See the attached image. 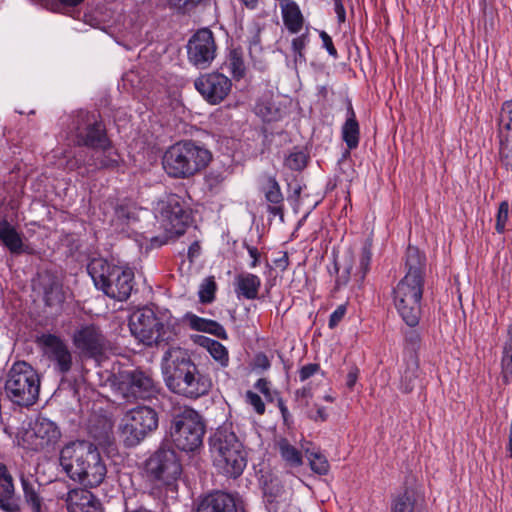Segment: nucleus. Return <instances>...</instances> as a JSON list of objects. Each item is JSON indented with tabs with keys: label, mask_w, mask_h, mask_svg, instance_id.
Listing matches in <instances>:
<instances>
[{
	"label": "nucleus",
	"mask_w": 512,
	"mask_h": 512,
	"mask_svg": "<svg viewBox=\"0 0 512 512\" xmlns=\"http://www.w3.org/2000/svg\"><path fill=\"white\" fill-rule=\"evenodd\" d=\"M202 0H167V5L181 14H187L193 11Z\"/></svg>",
	"instance_id": "nucleus-47"
},
{
	"label": "nucleus",
	"mask_w": 512,
	"mask_h": 512,
	"mask_svg": "<svg viewBox=\"0 0 512 512\" xmlns=\"http://www.w3.org/2000/svg\"><path fill=\"white\" fill-rule=\"evenodd\" d=\"M342 140L350 150L356 149L360 140V127L352 103L348 101L346 120L341 129Z\"/></svg>",
	"instance_id": "nucleus-31"
},
{
	"label": "nucleus",
	"mask_w": 512,
	"mask_h": 512,
	"mask_svg": "<svg viewBox=\"0 0 512 512\" xmlns=\"http://www.w3.org/2000/svg\"><path fill=\"white\" fill-rule=\"evenodd\" d=\"M0 493L15 494L13 477L7 466L0 462Z\"/></svg>",
	"instance_id": "nucleus-45"
},
{
	"label": "nucleus",
	"mask_w": 512,
	"mask_h": 512,
	"mask_svg": "<svg viewBox=\"0 0 512 512\" xmlns=\"http://www.w3.org/2000/svg\"><path fill=\"white\" fill-rule=\"evenodd\" d=\"M334 9L335 13L337 14L338 21L340 23L344 22L346 18V12L341 0H334Z\"/></svg>",
	"instance_id": "nucleus-63"
},
{
	"label": "nucleus",
	"mask_w": 512,
	"mask_h": 512,
	"mask_svg": "<svg viewBox=\"0 0 512 512\" xmlns=\"http://www.w3.org/2000/svg\"><path fill=\"white\" fill-rule=\"evenodd\" d=\"M509 219V203L508 201H502L499 204L498 211L496 214L495 230L499 234H503L506 231V224Z\"/></svg>",
	"instance_id": "nucleus-46"
},
{
	"label": "nucleus",
	"mask_w": 512,
	"mask_h": 512,
	"mask_svg": "<svg viewBox=\"0 0 512 512\" xmlns=\"http://www.w3.org/2000/svg\"><path fill=\"white\" fill-rule=\"evenodd\" d=\"M245 401L247 404L253 407L254 411L258 415H263L265 413L266 407L262 400V398L253 391H247L245 395Z\"/></svg>",
	"instance_id": "nucleus-51"
},
{
	"label": "nucleus",
	"mask_w": 512,
	"mask_h": 512,
	"mask_svg": "<svg viewBox=\"0 0 512 512\" xmlns=\"http://www.w3.org/2000/svg\"><path fill=\"white\" fill-rule=\"evenodd\" d=\"M319 36L322 40L323 47L327 50L329 55H331L334 58H337L338 52L333 44L332 38L325 31H321Z\"/></svg>",
	"instance_id": "nucleus-55"
},
{
	"label": "nucleus",
	"mask_w": 512,
	"mask_h": 512,
	"mask_svg": "<svg viewBox=\"0 0 512 512\" xmlns=\"http://www.w3.org/2000/svg\"><path fill=\"white\" fill-rule=\"evenodd\" d=\"M63 499L68 512H102L100 501L87 489H71Z\"/></svg>",
	"instance_id": "nucleus-19"
},
{
	"label": "nucleus",
	"mask_w": 512,
	"mask_h": 512,
	"mask_svg": "<svg viewBox=\"0 0 512 512\" xmlns=\"http://www.w3.org/2000/svg\"><path fill=\"white\" fill-rule=\"evenodd\" d=\"M499 137L512 138V100L502 103L498 118Z\"/></svg>",
	"instance_id": "nucleus-37"
},
{
	"label": "nucleus",
	"mask_w": 512,
	"mask_h": 512,
	"mask_svg": "<svg viewBox=\"0 0 512 512\" xmlns=\"http://www.w3.org/2000/svg\"><path fill=\"white\" fill-rule=\"evenodd\" d=\"M213 465L227 477H239L247 465L243 444L229 425H222L210 437Z\"/></svg>",
	"instance_id": "nucleus-3"
},
{
	"label": "nucleus",
	"mask_w": 512,
	"mask_h": 512,
	"mask_svg": "<svg viewBox=\"0 0 512 512\" xmlns=\"http://www.w3.org/2000/svg\"><path fill=\"white\" fill-rule=\"evenodd\" d=\"M390 512H423L421 505L417 502L415 494L405 490L392 500Z\"/></svg>",
	"instance_id": "nucleus-33"
},
{
	"label": "nucleus",
	"mask_w": 512,
	"mask_h": 512,
	"mask_svg": "<svg viewBox=\"0 0 512 512\" xmlns=\"http://www.w3.org/2000/svg\"><path fill=\"white\" fill-rule=\"evenodd\" d=\"M359 376V369L356 366H352L346 377V386L352 390L355 386Z\"/></svg>",
	"instance_id": "nucleus-59"
},
{
	"label": "nucleus",
	"mask_w": 512,
	"mask_h": 512,
	"mask_svg": "<svg viewBox=\"0 0 512 512\" xmlns=\"http://www.w3.org/2000/svg\"><path fill=\"white\" fill-rule=\"evenodd\" d=\"M350 271H351V267H348L345 269V271L342 272L341 275H339L336 280H335V286H334V291H338L340 290L343 286L347 285V283L349 282V278H350Z\"/></svg>",
	"instance_id": "nucleus-57"
},
{
	"label": "nucleus",
	"mask_w": 512,
	"mask_h": 512,
	"mask_svg": "<svg viewBox=\"0 0 512 512\" xmlns=\"http://www.w3.org/2000/svg\"><path fill=\"white\" fill-rule=\"evenodd\" d=\"M217 289L216 282L213 277L206 278L200 285L199 289V300L201 303H211L215 298V292Z\"/></svg>",
	"instance_id": "nucleus-43"
},
{
	"label": "nucleus",
	"mask_w": 512,
	"mask_h": 512,
	"mask_svg": "<svg viewBox=\"0 0 512 512\" xmlns=\"http://www.w3.org/2000/svg\"><path fill=\"white\" fill-rule=\"evenodd\" d=\"M33 431L39 440L37 445L40 448L55 446L61 438V431L57 424L43 416L36 419Z\"/></svg>",
	"instance_id": "nucleus-23"
},
{
	"label": "nucleus",
	"mask_w": 512,
	"mask_h": 512,
	"mask_svg": "<svg viewBox=\"0 0 512 512\" xmlns=\"http://www.w3.org/2000/svg\"><path fill=\"white\" fill-rule=\"evenodd\" d=\"M201 246L198 241H194L188 248V258L190 261H193L194 258H197L200 255Z\"/></svg>",
	"instance_id": "nucleus-64"
},
{
	"label": "nucleus",
	"mask_w": 512,
	"mask_h": 512,
	"mask_svg": "<svg viewBox=\"0 0 512 512\" xmlns=\"http://www.w3.org/2000/svg\"><path fill=\"white\" fill-rule=\"evenodd\" d=\"M39 286L43 292L45 305L56 310L61 309L65 294L61 281L52 273L45 272L39 278Z\"/></svg>",
	"instance_id": "nucleus-21"
},
{
	"label": "nucleus",
	"mask_w": 512,
	"mask_h": 512,
	"mask_svg": "<svg viewBox=\"0 0 512 512\" xmlns=\"http://www.w3.org/2000/svg\"><path fill=\"white\" fill-rule=\"evenodd\" d=\"M267 202V212L273 216H279L284 220V196L281 192L279 183L274 177L267 179V184L262 188Z\"/></svg>",
	"instance_id": "nucleus-26"
},
{
	"label": "nucleus",
	"mask_w": 512,
	"mask_h": 512,
	"mask_svg": "<svg viewBox=\"0 0 512 512\" xmlns=\"http://www.w3.org/2000/svg\"><path fill=\"white\" fill-rule=\"evenodd\" d=\"M157 427L156 411L148 406H137L123 416L119 426L120 437L126 447H135Z\"/></svg>",
	"instance_id": "nucleus-10"
},
{
	"label": "nucleus",
	"mask_w": 512,
	"mask_h": 512,
	"mask_svg": "<svg viewBox=\"0 0 512 512\" xmlns=\"http://www.w3.org/2000/svg\"><path fill=\"white\" fill-rule=\"evenodd\" d=\"M196 512H237V507L230 494L216 491L199 502Z\"/></svg>",
	"instance_id": "nucleus-22"
},
{
	"label": "nucleus",
	"mask_w": 512,
	"mask_h": 512,
	"mask_svg": "<svg viewBox=\"0 0 512 512\" xmlns=\"http://www.w3.org/2000/svg\"><path fill=\"white\" fill-rule=\"evenodd\" d=\"M0 242L11 254L28 253V247L24 245L22 234L7 220H0Z\"/></svg>",
	"instance_id": "nucleus-28"
},
{
	"label": "nucleus",
	"mask_w": 512,
	"mask_h": 512,
	"mask_svg": "<svg viewBox=\"0 0 512 512\" xmlns=\"http://www.w3.org/2000/svg\"><path fill=\"white\" fill-rule=\"evenodd\" d=\"M308 43L309 35L307 32L292 39L291 49L293 53V61L296 66L306 64L307 60L304 51Z\"/></svg>",
	"instance_id": "nucleus-39"
},
{
	"label": "nucleus",
	"mask_w": 512,
	"mask_h": 512,
	"mask_svg": "<svg viewBox=\"0 0 512 512\" xmlns=\"http://www.w3.org/2000/svg\"><path fill=\"white\" fill-rule=\"evenodd\" d=\"M0 509L5 512H20V506L15 500V494L0 493Z\"/></svg>",
	"instance_id": "nucleus-50"
},
{
	"label": "nucleus",
	"mask_w": 512,
	"mask_h": 512,
	"mask_svg": "<svg viewBox=\"0 0 512 512\" xmlns=\"http://www.w3.org/2000/svg\"><path fill=\"white\" fill-rule=\"evenodd\" d=\"M211 159V152L204 146L192 140H182L165 151L162 164L170 177L187 179L206 168Z\"/></svg>",
	"instance_id": "nucleus-4"
},
{
	"label": "nucleus",
	"mask_w": 512,
	"mask_h": 512,
	"mask_svg": "<svg viewBox=\"0 0 512 512\" xmlns=\"http://www.w3.org/2000/svg\"><path fill=\"white\" fill-rule=\"evenodd\" d=\"M320 370V365L317 363H309L302 366L299 369V379L300 381H306L307 379L314 376Z\"/></svg>",
	"instance_id": "nucleus-53"
},
{
	"label": "nucleus",
	"mask_w": 512,
	"mask_h": 512,
	"mask_svg": "<svg viewBox=\"0 0 512 512\" xmlns=\"http://www.w3.org/2000/svg\"><path fill=\"white\" fill-rule=\"evenodd\" d=\"M121 157L119 153L113 149L112 145L107 148H100L87 159L82 160L81 164L92 168L93 170L114 169L120 164Z\"/></svg>",
	"instance_id": "nucleus-25"
},
{
	"label": "nucleus",
	"mask_w": 512,
	"mask_h": 512,
	"mask_svg": "<svg viewBox=\"0 0 512 512\" xmlns=\"http://www.w3.org/2000/svg\"><path fill=\"white\" fill-rule=\"evenodd\" d=\"M40 345L48 358L55 363L56 369L66 374L72 367V355L66 343L57 335L44 333L37 337Z\"/></svg>",
	"instance_id": "nucleus-18"
},
{
	"label": "nucleus",
	"mask_w": 512,
	"mask_h": 512,
	"mask_svg": "<svg viewBox=\"0 0 512 512\" xmlns=\"http://www.w3.org/2000/svg\"><path fill=\"white\" fill-rule=\"evenodd\" d=\"M246 248H247V251L250 255V257L252 258V262L250 263V267L251 268H255L258 263H259V257H260V253L258 251V249L256 247H253V246H250V245H247L245 244Z\"/></svg>",
	"instance_id": "nucleus-62"
},
{
	"label": "nucleus",
	"mask_w": 512,
	"mask_h": 512,
	"mask_svg": "<svg viewBox=\"0 0 512 512\" xmlns=\"http://www.w3.org/2000/svg\"><path fill=\"white\" fill-rule=\"evenodd\" d=\"M7 398L20 407L36 403L40 392V377L26 362H16L10 368L4 387Z\"/></svg>",
	"instance_id": "nucleus-8"
},
{
	"label": "nucleus",
	"mask_w": 512,
	"mask_h": 512,
	"mask_svg": "<svg viewBox=\"0 0 512 512\" xmlns=\"http://www.w3.org/2000/svg\"><path fill=\"white\" fill-rule=\"evenodd\" d=\"M73 344L83 357L97 359L105 353L109 342L99 326L86 324L75 330Z\"/></svg>",
	"instance_id": "nucleus-16"
},
{
	"label": "nucleus",
	"mask_w": 512,
	"mask_h": 512,
	"mask_svg": "<svg viewBox=\"0 0 512 512\" xmlns=\"http://www.w3.org/2000/svg\"><path fill=\"white\" fill-rule=\"evenodd\" d=\"M309 156L302 150L294 149L285 158V166L293 171L303 170L308 163Z\"/></svg>",
	"instance_id": "nucleus-41"
},
{
	"label": "nucleus",
	"mask_w": 512,
	"mask_h": 512,
	"mask_svg": "<svg viewBox=\"0 0 512 512\" xmlns=\"http://www.w3.org/2000/svg\"><path fill=\"white\" fill-rule=\"evenodd\" d=\"M162 226L172 236H180L191 222V210L176 194L168 196L161 211Z\"/></svg>",
	"instance_id": "nucleus-14"
},
{
	"label": "nucleus",
	"mask_w": 512,
	"mask_h": 512,
	"mask_svg": "<svg viewBox=\"0 0 512 512\" xmlns=\"http://www.w3.org/2000/svg\"><path fill=\"white\" fill-rule=\"evenodd\" d=\"M171 360L165 368V382L170 391L189 399L207 395L211 378L202 373L187 353L177 350L169 353Z\"/></svg>",
	"instance_id": "nucleus-2"
},
{
	"label": "nucleus",
	"mask_w": 512,
	"mask_h": 512,
	"mask_svg": "<svg viewBox=\"0 0 512 512\" xmlns=\"http://www.w3.org/2000/svg\"><path fill=\"white\" fill-rule=\"evenodd\" d=\"M21 486L25 503L31 508L32 512H42L43 499L39 494L40 485L22 476Z\"/></svg>",
	"instance_id": "nucleus-32"
},
{
	"label": "nucleus",
	"mask_w": 512,
	"mask_h": 512,
	"mask_svg": "<svg viewBox=\"0 0 512 512\" xmlns=\"http://www.w3.org/2000/svg\"><path fill=\"white\" fill-rule=\"evenodd\" d=\"M119 389L127 400L150 399L157 392L152 376L139 369L123 371L120 374Z\"/></svg>",
	"instance_id": "nucleus-15"
},
{
	"label": "nucleus",
	"mask_w": 512,
	"mask_h": 512,
	"mask_svg": "<svg viewBox=\"0 0 512 512\" xmlns=\"http://www.w3.org/2000/svg\"><path fill=\"white\" fill-rule=\"evenodd\" d=\"M217 55V45L212 31L199 29L187 43V57L198 69L208 68Z\"/></svg>",
	"instance_id": "nucleus-13"
},
{
	"label": "nucleus",
	"mask_w": 512,
	"mask_h": 512,
	"mask_svg": "<svg viewBox=\"0 0 512 512\" xmlns=\"http://www.w3.org/2000/svg\"><path fill=\"white\" fill-rule=\"evenodd\" d=\"M405 276L393 293L422 297L426 276V256L417 247L409 245L405 254Z\"/></svg>",
	"instance_id": "nucleus-11"
},
{
	"label": "nucleus",
	"mask_w": 512,
	"mask_h": 512,
	"mask_svg": "<svg viewBox=\"0 0 512 512\" xmlns=\"http://www.w3.org/2000/svg\"><path fill=\"white\" fill-rule=\"evenodd\" d=\"M420 365L416 353H409L405 359V368L401 373L399 389L401 392L408 394L411 393L420 383Z\"/></svg>",
	"instance_id": "nucleus-27"
},
{
	"label": "nucleus",
	"mask_w": 512,
	"mask_h": 512,
	"mask_svg": "<svg viewBox=\"0 0 512 512\" xmlns=\"http://www.w3.org/2000/svg\"><path fill=\"white\" fill-rule=\"evenodd\" d=\"M194 86L208 103L216 105L228 96L232 82L224 74L212 72L198 77Z\"/></svg>",
	"instance_id": "nucleus-17"
},
{
	"label": "nucleus",
	"mask_w": 512,
	"mask_h": 512,
	"mask_svg": "<svg viewBox=\"0 0 512 512\" xmlns=\"http://www.w3.org/2000/svg\"><path fill=\"white\" fill-rule=\"evenodd\" d=\"M131 334L146 346H166L178 336L177 326L163 322L150 308L135 311L129 319Z\"/></svg>",
	"instance_id": "nucleus-6"
},
{
	"label": "nucleus",
	"mask_w": 512,
	"mask_h": 512,
	"mask_svg": "<svg viewBox=\"0 0 512 512\" xmlns=\"http://www.w3.org/2000/svg\"><path fill=\"white\" fill-rule=\"evenodd\" d=\"M371 257L372 253L370 245H364L359 260V269L362 273L361 278H364L366 273L369 271Z\"/></svg>",
	"instance_id": "nucleus-52"
},
{
	"label": "nucleus",
	"mask_w": 512,
	"mask_h": 512,
	"mask_svg": "<svg viewBox=\"0 0 512 512\" xmlns=\"http://www.w3.org/2000/svg\"><path fill=\"white\" fill-rule=\"evenodd\" d=\"M420 340V334L416 330L405 332V341L411 345L412 349H416L419 346Z\"/></svg>",
	"instance_id": "nucleus-58"
},
{
	"label": "nucleus",
	"mask_w": 512,
	"mask_h": 512,
	"mask_svg": "<svg viewBox=\"0 0 512 512\" xmlns=\"http://www.w3.org/2000/svg\"><path fill=\"white\" fill-rule=\"evenodd\" d=\"M95 287L117 301L127 300L133 290L134 271L126 266L110 264L103 258H93L87 265Z\"/></svg>",
	"instance_id": "nucleus-5"
},
{
	"label": "nucleus",
	"mask_w": 512,
	"mask_h": 512,
	"mask_svg": "<svg viewBox=\"0 0 512 512\" xmlns=\"http://www.w3.org/2000/svg\"><path fill=\"white\" fill-rule=\"evenodd\" d=\"M98 422L100 428L98 429L96 426L91 425L89 427V433L99 444L106 443L109 440L112 425L106 418L99 419Z\"/></svg>",
	"instance_id": "nucleus-42"
},
{
	"label": "nucleus",
	"mask_w": 512,
	"mask_h": 512,
	"mask_svg": "<svg viewBox=\"0 0 512 512\" xmlns=\"http://www.w3.org/2000/svg\"><path fill=\"white\" fill-rule=\"evenodd\" d=\"M254 110L266 122L276 121L280 116L279 109L270 100H259Z\"/></svg>",
	"instance_id": "nucleus-40"
},
{
	"label": "nucleus",
	"mask_w": 512,
	"mask_h": 512,
	"mask_svg": "<svg viewBox=\"0 0 512 512\" xmlns=\"http://www.w3.org/2000/svg\"><path fill=\"white\" fill-rule=\"evenodd\" d=\"M280 7L287 30L292 34L299 33L303 28L304 17L298 4L293 0H281Z\"/></svg>",
	"instance_id": "nucleus-30"
},
{
	"label": "nucleus",
	"mask_w": 512,
	"mask_h": 512,
	"mask_svg": "<svg viewBox=\"0 0 512 512\" xmlns=\"http://www.w3.org/2000/svg\"><path fill=\"white\" fill-rule=\"evenodd\" d=\"M255 365L258 368L267 370L270 367V360L264 353H259L255 356Z\"/></svg>",
	"instance_id": "nucleus-61"
},
{
	"label": "nucleus",
	"mask_w": 512,
	"mask_h": 512,
	"mask_svg": "<svg viewBox=\"0 0 512 512\" xmlns=\"http://www.w3.org/2000/svg\"><path fill=\"white\" fill-rule=\"evenodd\" d=\"M394 305L402 320L411 328L418 325L421 317L422 297L393 293Z\"/></svg>",
	"instance_id": "nucleus-20"
},
{
	"label": "nucleus",
	"mask_w": 512,
	"mask_h": 512,
	"mask_svg": "<svg viewBox=\"0 0 512 512\" xmlns=\"http://www.w3.org/2000/svg\"><path fill=\"white\" fill-rule=\"evenodd\" d=\"M183 322L186 323L191 330L208 333L219 339H228L225 328L217 321L197 316L192 312H187L183 316Z\"/></svg>",
	"instance_id": "nucleus-24"
},
{
	"label": "nucleus",
	"mask_w": 512,
	"mask_h": 512,
	"mask_svg": "<svg viewBox=\"0 0 512 512\" xmlns=\"http://www.w3.org/2000/svg\"><path fill=\"white\" fill-rule=\"evenodd\" d=\"M234 285L238 297L254 300L258 298L261 279L255 274L243 272L235 277Z\"/></svg>",
	"instance_id": "nucleus-29"
},
{
	"label": "nucleus",
	"mask_w": 512,
	"mask_h": 512,
	"mask_svg": "<svg viewBox=\"0 0 512 512\" xmlns=\"http://www.w3.org/2000/svg\"><path fill=\"white\" fill-rule=\"evenodd\" d=\"M147 478L158 486H165L171 491L182 473V465L176 452L167 447H159L145 461Z\"/></svg>",
	"instance_id": "nucleus-9"
},
{
	"label": "nucleus",
	"mask_w": 512,
	"mask_h": 512,
	"mask_svg": "<svg viewBox=\"0 0 512 512\" xmlns=\"http://www.w3.org/2000/svg\"><path fill=\"white\" fill-rule=\"evenodd\" d=\"M264 498L268 503L278 502L285 499L286 491L282 481L278 477H272L263 485Z\"/></svg>",
	"instance_id": "nucleus-36"
},
{
	"label": "nucleus",
	"mask_w": 512,
	"mask_h": 512,
	"mask_svg": "<svg viewBox=\"0 0 512 512\" xmlns=\"http://www.w3.org/2000/svg\"><path fill=\"white\" fill-rule=\"evenodd\" d=\"M254 387L261 392L264 396H269L270 382L266 378H260L255 383Z\"/></svg>",
	"instance_id": "nucleus-60"
},
{
	"label": "nucleus",
	"mask_w": 512,
	"mask_h": 512,
	"mask_svg": "<svg viewBox=\"0 0 512 512\" xmlns=\"http://www.w3.org/2000/svg\"><path fill=\"white\" fill-rule=\"evenodd\" d=\"M275 395L277 396V407L279 408L280 410V413H281V416L283 418V421L285 424H288L289 421L291 420V414L283 400V398L280 396L279 393H275Z\"/></svg>",
	"instance_id": "nucleus-56"
},
{
	"label": "nucleus",
	"mask_w": 512,
	"mask_h": 512,
	"mask_svg": "<svg viewBox=\"0 0 512 512\" xmlns=\"http://www.w3.org/2000/svg\"><path fill=\"white\" fill-rule=\"evenodd\" d=\"M170 436L182 451L192 452L202 445L205 425L197 411L188 406H173L170 411Z\"/></svg>",
	"instance_id": "nucleus-7"
},
{
	"label": "nucleus",
	"mask_w": 512,
	"mask_h": 512,
	"mask_svg": "<svg viewBox=\"0 0 512 512\" xmlns=\"http://www.w3.org/2000/svg\"><path fill=\"white\" fill-rule=\"evenodd\" d=\"M59 463L67 476L83 486L98 487L105 479L107 467L98 448L87 441H75L65 445Z\"/></svg>",
	"instance_id": "nucleus-1"
},
{
	"label": "nucleus",
	"mask_w": 512,
	"mask_h": 512,
	"mask_svg": "<svg viewBox=\"0 0 512 512\" xmlns=\"http://www.w3.org/2000/svg\"><path fill=\"white\" fill-rule=\"evenodd\" d=\"M306 457L308 459L311 470L319 475H326L329 472L330 464L325 455L319 451L306 450Z\"/></svg>",
	"instance_id": "nucleus-38"
},
{
	"label": "nucleus",
	"mask_w": 512,
	"mask_h": 512,
	"mask_svg": "<svg viewBox=\"0 0 512 512\" xmlns=\"http://www.w3.org/2000/svg\"><path fill=\"white\" fill-rule=\"evenodd\" d=\"M500 139V148H499V156L502 165L505 166L506 169L512 168V138H504L499 137Z\"/></svg>",
	"instance_id": "nucleus-44"
},
{
	"label": "nucleus",
	"mask_w": 512,
	"mask_h": 512,
	"mask_svg": "<svg viewBox=\"0 0 512 512\" xmlns=\"http://www.w3.org/2000/svg\"><path fill=\"white\" fill-rule=\"evenodd\" d=\"M501 376L505 384L512 381V352L508 350L502 351L501 358Z\"/></svg>",
	"instance_id": "nucleus-49"
},
{
	"label": "nucleus",
	"mask_w": 512,
	"mask_h": 512,
	"mask_svg": "<svg viewBox=\"0 0 512 512\" xmlns=\"http://www.w3.org/2000/svg\"><path fill=\"white\" fill-rule=\"evenodd\" d=\"M347 308L346 305H339L334 312L330 315L328 326L329 328H335L344 318Z\"/></svg>",
	"instance_id": "nucleus-54"
},
{
	"label": "nucleus",
	"mask_w": 512,
	"mask_h": 512,
	"mask_svg": "<svg viewBox=\"0 0 512 512\" xmlns=\"http://www.w3.org/2000/svg\"><path fill=\"white\" fill-rule=\"evenodd\" d=\"M227 66L235 79H241L246 72L244 53L241 48H232L227 57Z\"/></svg>",
	"instance_id": "nucleus-35"
},
{
	"label": "nucleus",
	"mask_w": 512,
	"mask_h": 512,
	"mask_svg": "<svg viewBox=\"0 0 512 512\" xmlns=\"http://www.w3.org/2000/svg\"><path fill=\"white\" fill-rule=\"evenodd\" d=\"M277 447L281 458L289 467H299L303 464V457L300 450L290 444L286 438H281L277 442Z\"/></svg>",
	"instance_id": "nucleus-34"
},
{
	"label": "nucleus",
	"mask_w": 512,
	"mask_h": 512,
	"mask_svg": "<svg viewBox=\"0 0 512 512\" xmlns=\"http://www.w3.org/2000/svg\"><path fill=\"white\" fill-rule=\"evenodd\" d=\"M209 353L214 360L219 362L222 367H226L229 363V354L226 347L218 341L211 346Z\"/></svg>",
	"instance_id": "nucleus-48"
},
{
	"label": "nucleus",
	"mask_w": 512,
	"mask_h": 512,
	"mask_svg": "<svg viewBox=\"0 0 512 512\" xmlns=\"http://www.w3.org/2000/svg\"><path fill=\"white\" fill-rule=\"evenodd\" d=\"M75 142L92 150L111 146L105 125L98 121L93 114L79 112L75 122Z\"/></svg>",
	"instance_id": "nucleus-12"
}]
</instances>
